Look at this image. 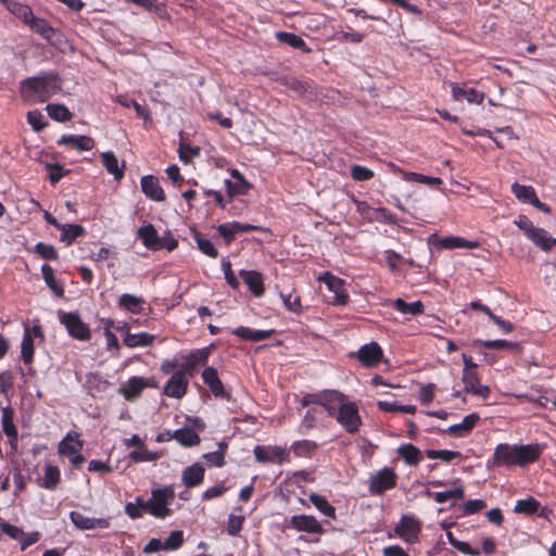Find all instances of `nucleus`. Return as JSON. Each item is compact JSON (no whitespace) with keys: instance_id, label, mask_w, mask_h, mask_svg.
Returning a JSON list of instances; mask_svg holds the SVG:
<instances>
[{"instance_id":"nucleus-52","label":"nucleus","mask_w":556,"mask_h":556,"mask_svg":"<svg viewBox=\"0 0 556 556\" xmlns=\"http://www.w3.org/2000/svg\"><path fill=\"white\" fill-rule=\"evenodd\" d=\"M142 510H146V503L141 497H136L135 502H129L125 505V513L130 519L140 518Z\"/></svg>"},{"instance_id":"nucleus-64","label":"nucleus","mask_w":556,"mask_h":556,"mask_svg":"<svg viewBox=\"0 0 556 556\" xmlns=\"http://www.w3.org/2000/svg\"><path fill=\"white\" fill-rule=\"evenodd\" d=\"M43 119V115L38 111H31L27 114V121L36 131H39L42 128H45L46 122Z\"/></svg>"},{"instance_id":"nucleus-26","label":"nucleus","mask_w":556,"mask_h":556,"mask_svg":"<svg viewBox=\"0 0 556 556\" xmlns=\"http://www.w3.org/2000/svg\"><path fill=\"white\" fill-rule=\"evenodd\" d=\"M83 441L79 440L77 432H68L66 437L59 443V453L61 455H73L79 453L83 448Z\"/></svg>"},{"instance_id":"nucleus-34","label":"nucleus","mask_w":556,"mask_h":556,"mask_svg":"<svg viewBox=\"0 0 556 556\" xmlns=\"http://www.w3.org/2000/svg\"><path fill=\"white\" fill-rule=\"evenodd\" d=\"M144 303L142 298H139L135 294L124 293L118 299V305L134 314H138L142 309V304Z\"/></svg>"},{"instance_id":"nucleus-4","label":"nucleus","mask_w":556,"mask_h":556,"mask_svg":"<svg viewBox=\"0 0 556 556\" xmlns=\"http://www.w3.org/2000/svg\"><path fill=\"white\" fill-rule=\"evenodd\" d=\"M59 319L62 325L66 328L68 334L79 341H88L91 337L90 329L85 324L80 316L75 313H60Z\"/></svg>"},{"instance_id":"nucleus-36","label":"nucleus","mask_w":556,"mask_h":556,"mask_svg":"<svg viewBox=\"0 0 556 556\" xmlns=\"http://www.w3.org/2000/svg\"><path fill=\"white\" fill-rule=\"evenodd\" d=\"M153 340L154 336L148 332L127 333L124 338V344L128 348L149 346Z\"/></svg>"},{"instance_id":"nucleus-9","label":"nucleus","mask_w":556,"mask_h":556,"mask_svg":"<svg viewBox=\"0 0 556 556\" xmlns=\"http://www.w3.org/2000/svg\"><path fill=\"white\" fill-rule=\"evenodd\" d=\"M70 519L79 530L108 529L111 526V518L87 517L76 510L70 513Z\"/></svg>"},{"instance_id":"nucleus-62","label":"nucleus","mask_w":556,"mask_h":556,"mask_svg":"<svg viewBox=\"0 0 556 556\" xmlns=\"http://www.w3.org/2000/svg\"><path fill=\"white\" fill-rule=\"evenodd\" d=\"M351 176L354 180L366 181L374 177V172L361 165H353L351 168Z\"/></svg>"},{"instance_id":"nucleus-61","label":"nucleus","mask_w":556,"mask_h":556,"mask_svg":"<svg viewBox=\"0 0 556 556\" xmlns=\"http://www.w3.org/2000/svg\"><path fill=\"white\" fill-rule=\"evenodd\" d=\"M479 343L486 349H495V350H502V349L515 350L518 346L517 343L509 342L506 340H484V341H479Z\"/></svg>"},{"instance_id":"nucleus-35","label":"nucleus","mask_w":556,"mask_h":556,"mask_svg":"<svg viewBox=\"0 0 556 556\" xmlns=\"http://www.w3.org/2000/svg\"><path fill=\"white\" fill-rule=\"evenodd\" d=\"M2 1L5 3L7 9L25 24L33 17L34 13L28 5L11 0Z\"/></svg>"},{"instance_id":"nucleus-42","label":"nucleus","mask_w":556,"mask_h":556,"mask_svg":"<svg viewBox=\"0 0 556 556\" xmlns=\"http://www.w3.org/2000/svg\"><path fill=\"white\" fill-rule=\"evenodd\" d=\"M312 504L325 516L336 518V508L327 501L325 496L316 493L309 495Z\"/></svg>"},{"instance_id":"nucleus-32","label":"nucleus","mask_w":556,"mask_h":556,"mask_svg":"<svg viewBox=\"0 0 556 556\" xmlns=\"http://www.w3.org/2000/svg\"><path fill=\"white\" fill-rule=\"evenodd\" d=\"M60 482V470L56 466L46 465L43 477L39 480V486L53 490L58 486Z\"/></svg>"},{"instance_id":"nucleus-11","label":"nucleus","mask_w":556,"mask_h":556,"mask_svg":"<svg viewBox=\"0 0 556 556\" xmlns=\"http://www.w3.org/2000/svg\"><path fill=\"white\" fill-rule=\"evenodd\" d=\"M34 338L43 339L40 326H28L24 329V336L21 344V354L25 364H30L34 359Z\"/></svg>"},{"instance_id":"nucleus-16","label":"nucleus","mask_w":556,"mask_h":556,"mask_svg":"<svg viewBox=\"0 0 556 556\" xmlns=\"http://www.w3.org/2000/svg\"><path fill=\"white\" fill-rule=\"evenodd\" d=\"M382 355V349L377 342L364 344L357 352L358 361L366 367L376 366L381 361Z\"/></svg>"},{"instance_id":"nucleus-19","label":"nucleus","mask_w":556,"mask_h":556,"mask_svg":"<svg viewBox=\"0 0 556 556\" xmlns=\"http://www.w3.org/2000/svg\"><path fill=\"white\" fill-rule=\"evenodd\" d=\"M188 388V378L184 377L182 372L174 374L164 387V393L167 396L180 399L182 397Z\"/></svg>"},{"instance_id":"nucleus-1","label":"nucleus","mask_w":556,"mask_h":556,"mask_svg":"<svg viewBox=\"0 0 556 556\" xmlns=\"http://www.w3.org/2000/svg\"><path fill=\"white\" fill-rule=\"evenodd\" d=\"M541 447L538 444L509 445L507 443L498 444L489 463L490 467L495 466H525L535 462L541 455Z\"/></svg>"},{"instance_id":"nucleus-7","label":"nucleus","mask_w":556,"mask_h":556,"mask_svg":"<svg viewBox=\"0 0 556 556\" xmlns=\"http://www.w3.org/2000/svg\"><path fill=\"white\" fill-rule=\"evenodd\" d=\"M395 484L396 473L392 468L384 467L371 476L369 491L372 494H382L384 491L394 488Z\"/></svg>"},{"instance_id":"nucleus-31","label":"nucleus","mask_w":556,"mask_h":556,"mask_svg":"<svg viewBox=\"0 0 556 556\" xmlns=\"http://www.w3.org/2000/svg\"><path fill=\"white\" fill-rule=\"evenodd\" d=\"M101 160L105 169L113 175L115 179L118 180L124 176L125 164L118 166V160L113 152H103Z\"/></svg>"},{"instance_id":"nucleus-33","label":"nucleus","mask_w":556,"mask_h":556,"mask_svg":"<svg viewBox=\"0 0 556 556\" xmlns=\"http://www.w3.org/2000/svg\"><path fill=\"white\" fill-rule=\"evenodd\" d=\"M397 452L404 462L410 466L418 465L422 458L420 450L413 444H402Z\"/></svg>"},{"instance_id":"nucleus-21","label":"nucleus","mask_w":556,"mask_h":556,"mask_svg":"<svg viewBox=\"0 0 556 556\" xmlns=\"http://www.w3.org/2000/svg\"><path fill=\"white\" fill-rule=\"evenodd\" d=\"M141 190L148 198L154 201L165 200V193L160 186L159 179L152 175L141 178Z\"/></svg>"},{"instance_id":"nucleus-10","label":"nucleus","mask_w":556,"mask_h":556,"mask_svg":"<svg viewBox=\"0 0 556 556\" xmlns=\"http://www.w3.org/2000/svg\"><path fill=\"white\" fill-rule=\"evenodd\" d=\"M254 456L260 463H277L282 464L288 460V453L280 446H263L254 447Z\"/></svg>"},{"instance_id":"nucleus-60","label":"nucleus","mask_w":556,"mask_h":556,"mask_svg":"<svg viewBox=\"0 0 556 556\" xmlns=\"http://www.w3.org/2000/svg\"><path fill=\"white\" fill-rule=\"evenodd\" d=\"M35 251L37 254H39L45 260H56L58 258V252H56L55 248L51 244L38 242L35 245Z\"/></svg>"},{"instance_id":"nucleus-38","label":"nucleus","mask_w":556,"mask_h":556,"mask_svg":"<svg viewBox=\"0 0 556 556\" xmlns=\"http://www.w3.org/2000/svg\"><path fill=\"white\" fill-rule=\"evenodd\" d=\"M393 306L404 315L415 316L424 312V304L421 301L407 303L403 299H396L393 301Z\"/></svg>"},{"instance_id":"nucleus-27","label":"nucleus","mask_w":556,"mask_h":556,"mask_svg":"<svg viewBox=\"0 0 556 556\" xmlns=\"http://www.w3.org/2000/svg\"><path fill=\"white\" fill-rule=\"evenodd\" d=\"M146 387H148V382L143 378L132 377L119 388V393L126 400H132L136 399Z\"/></svg>"},{"instance_id":"nucleus-45","label":"nucleus","mask_w":556,"mask_h":556,"mask_svg":"<svg viewBox=\"0 0 556 556\" xmlns=\"http://www.w3.org/2000/svg\"><path fill=\"white\" fill-rule=\"evenodd\" d=\"M479 420V416L477 414L467 415L460 424L452 425L448 427V433L456 434L458 432L468 433L476 426Z\"/></svg>"},{"instance_id":"nucleus-49","label":"nucleus","mask_w":556,"mask_h":556,"mask_svg":"<svg viewBox=\"0 0 556 556\" xmlns=\"http://www.w3.org/2000/svg\"><path fill=\"white\" fill-rule=\"evenodd\" d=\"M1 424L3 432L8 437L15 438L17 435V429L13 422V410L11 407L2 408Z\"/></svg>"},{"instance_id":"nucleus-22","label":"nucleus","mask_w":556,"mask_h":556,"mask_svg":"<svg viewBox=\"0 0 556 556\" xmlns=\"http://www.w3.org/2000/svg\"><path fill=\"white\" fill-rule=\"evenodd\" d=\"M202 379L215 396H227L224 384L214 367H206L202 372Z\"/></svg>"},{"instance_id":"nucleus-53","label":"nucleus","mask_w":556,"mask_h":556,"mask_svg":"<svg viewBox=\"0 0 556 556\" xmlns=\"http://www.w3.org/2000/svg\"><path fill=\"white\" fill-rule=\"evenodd\" d=\"M465 495L464 489L462 486H457L452 490H446L443 492H437L434 494V501L439 504L445 503L450 500H459Z\"/></svg>"},{"instance_id":"nucleus-48","label":"nucleus","mask_w":556,"mask_h":556,"mask_svg":"<svg viewBox=\"0 0 556 556\" xmlns=\"http://www.w3.org/2000/svg\"><path fill=\"white\" fill-rule=\"evenodd\" d=\"M528 238L538 247L543 250H549L553 243V239L548 238L547 231L542 228H534Z\"/></svg>"},{"instance_id":"nucleus-54","label":"nucleus","mask_w":556,"mask_h":556,"mask_svg":"<svg viewBox=\"0 0 556 556\" xmlns=\"http://www.w3.org/2000/svg\"><path fill=\"white\" fill-rule=\"evenodd\" d=\"M194 240L202 253L212 258L217 257L218 252L208 239L203 238L199 232L194 231Z\"/></svg>"},{"instance_id":"nucleus-57","label":"nucleus","mask_w":556,"mask_h":556,"mask_svg":"<svg viewBox=\"0 0 556 556\" xmlns=\"http://www.w3.org/2000/svg\"><path fill=\"white\" fill-rule=\"evenodd\" d=\"M42 277L48 285V287L53 290L56 294L62 295L63 290L58 287L55 278H54V271L51 266L49 265H42L41 267Z\"/></svg>"},{"instance_id":"nucleus-44","label":"nucleus","mask_w":556,"mask_h":556,"mask_svg":"<svg viewBox=\"0 0 556 556\" xmlns=\"http://www.w3.org/2000/svg\"><path fill=\"white\" fill-rule=\"evenodd\" d=\"M59 229L62 231L61 241L67 245L84 232V228L81 226L73 224H62Z\"/></svg>"},{"instance_id":"nucleus-39","label":"nucleus","mask_w":556,"mask_h":556,"mask_svg":"<svg viewBox=\"0 0 556 556\" xmlns=\"http://www.w3.org/2000/svg\"><path fill=\"white\" fill-rule=\"evenodd\" d=\"M276 81L293 90L298 96H304L308 90L306 83L299 80L293 76H280L276 78Z\"/></svg>"},{"instance_id":"nucleus-24","label":"nucleus","mask_w":556,"mask_h":556,"mask_svg":"<svg viewBox=\"0 0 556 556\" xmlns=\"http://www.w3.org/2000/svg\"><path fill=\"white\" fill-rule=\"evenodd\" d=\"M138 238L142 240L144 247L150 250L157 251L162 249L160 243L161 237H159L155 227L151 224L142 226L137 231Z\"/></svg>"},{"instance_id":"nucleus-46","label":"nucleus","mask_w":556,"mask_h":556,"mask_svg":"<svg viewBox=\"0 0 556 556\" xmlns=\"http://www.w3.org/2000/svg\"><path fill=\"white\" fill-rule=\"evenodd\" d=\"M540 508V503L534 497L519 500L515 504L514 511L517 514L533 515Z\"/></svg>"},{"instance_id":"nucleus-12","label":"nucleus","mask_w":556,"mask_h":556,"mask_svg":"<svg viewBox=\"0 0 556 556\" xmlns=\"http://www.w3.org/2000/svg\"><path fill=\"white\" fill-rule=\"evenodd\" d=\"M430 243L439 249H475L479 247L478 241H469L458 236L440 238L437 235L430 237Z\"/></svg>"},{"instance_id":"nucleus-40","label":"nucleus","mask_w":556,"mask_h":556,"mask_svg":"<svg viewBox=\"0 0 556 556\" xmlns=\"http://www.w3.org/2000/svg\"><path fill=\"white\" fill-rule=\"evenodd\" d=\"M277 39L280 42L286 43L292 48L300 49L303 52H311V49L306 46L305 41L295 34L281 31L277 34Z\"/></svg>"},{"instance_id":"nucleus-63","label":"nucleus","mask_w":556,"mask_h":556,"mask_svg":"<svg viewBox=\"0 0 556 556\" xmlns=\"http://www.w3.org/2000/svg\"><path fill=\"white\" fill-rule=\"evenodd\" d=\"M244 522L243 516H236V515H229L228 521H227V532L236 536L242 529V525Z\"/></svg>"},{"instance_id":"nucleus-50","label":"nucleus","mask_w":556,"mask_h":556,"mask_svg":"<svg viewBox=\"0 0 556 556\" xmlns=\"http://www.w3.org/2000/svg\"><path fill=\"white\" fill-rule=\"evenodd\" d=\"M426 455L430 459H441L442 462L445 463H450L453 459L462 457L460 452L448 450H427Z\"/></svg>"},{"instance_id":"nucleus-25","label":"nucleus","mask_w":556,"mask_h":556,"mask_svg":"<svg viewBox=\"0 0 556 556\" xmlns=\"http://www.w3.org/2000/svg\"><path fill=\"white\" fill-rule=\"evenodd\" d=\"M240 276L247 283L249 290L255 296H262L264 293L263 276L255 270H240Z\"/></svg>"},{"instance_id":"nucleus-30","label":"nucleus","mask_w":556,"mask_h":556,"mask_svg":"<svg viewBox=\"0 0 556 556\" xmlns=\"http://www.w3.org/2000/svg\"><path fill=\"white\" fill-rule=\"evenodd\" d=\"M273 332V330H253L249 327H238L232 331L235 336L252 342L266 340Z\"/></svg>"},{"instance_id":"nucleus-14","label":"nucleus","mask_w":556,"mask_h":556,"mask_svg":"<svg viewBox=\"0 0 556 556\" xmlns=\"http://www.w3.org/2000/svg\"><path fill=\"white\" fill-rule=\"evenodd\" d=\"M346 400V396L336 390H328L319 393L318 405L323 406L330 416H336Z\"/></svg>"},{"instance_id":"nucleus-56","label":"nucleus","mask_w":556,"mask_h":556,"mask_svg":"<svg viewBox=\"0 0 556 556\" xmlns=\"http://www.w3.org/2000/svg\"><path fill=\"white\" fill-rule=\"evenodd\" d=\"M184 543V533L180 530L173 531L163 542V549L174 551L179 548Z\"/></svg>"},{"instance_id":"nucleus-29","label":"nucleus","mask_w":556,"mask_h":556,"mask_svg":"<svg viewBox=\"0 0 556 556\" xmlns=\"http://www.w3.org/2000/svg\"><path fill=\"white\" fill-rule=\"evenodd\" d=\"M58 143L72 146L79 151H89L93 147V140L87 136L64 135Z\"/></svg>"},{"instance_id":"nucleus-18","label":"nucleus","mask_w":556,"mask_h":556,"mask_svg":"<svg viewBox=\"0 0 556 556\" xmlns=\"http://www.w3.org/2000/svg\"><path fill=\"white\" fill-rule=\"evenodd\" d=\"M256 229H258L257 226L233 222L229 224L219 225L217 231L224 238L226 244L229 245L237 233L248 232Z\"/></svg>"},{"instance_id":"nucleus-37","label":"nucleus","mask_w":556,"mask_h":556,"mask_svg":"<svg viewBox=\"0 0 556 556\" xmlns=\"http://www.w3.org/2000/svg\"><path fill=\"white\" fill-rule=\"evenodd\" d=\"M26 24L47 40H51L54 35V29L47 23V21L36 17L34 14Z\"/></svg>"},{"instance_id":"nucleus-59","label":"nucleus","mask_w":556,"mask_h":556,"mask_svg":"<svg viewBox=\"0 0 556 556\" xmlns=\"http://www.w3.org/2000/svg\"><path fill=\"white\" fill-rule=\"evenodd\" d=\"M129 457L134 462H153L159 458V455L141 446L139 450L130 452Z\"/></svg>"},{"instance_id":"nucleus-6","label":"nucleus","mask_w":556,"mask_h":556,"mask_svg":"<svg viewBox=\"0 0 556 556\" xmlns=\"http://www.w3.org/2000/svg\"><path fill=\"white\" fill-rule=\"evenodd\" d=\"M325 282L331 296L328 298V302L332 305H345L349 295L344 289V281L330 273H325L318 278Z\"/></svg>"},{"instance_id":"nucleus-2","label":"nucleus","mask_w":556,"mask_h":556,"mask_svg":"<svg viewBox=\"0 0 556 556\" xmlns=\"http://www.w3.org/2000/svg\"><path fill=\"white\" fill-rule=\"evenodd\" d=\"M61 89L58 74L43 73L23 81V94L34 102H45Z\"/></svg>"},{"instance_id":"nucleus-20","label":"nucleus","mask_w":556,"mask_h":556,"mask_svg":"<svg viewBox=\"0 0 556 556\" xmlns=\"http://www.w3.org/2000/svg\"><path fill=\"white\" fill-rule=\"evenodd\" d=\"M230 175L233 180H226V189L228 195L232 198L237 194H247L251 189V184L238 169H232Z\"/></svg>"},{"instance_id":"nucleus-3","label":"nucleus","mask_w":556,"mask_h":556,"mask_svg":"<svg viewBox=\"0 0 556 556\" xmlns=\"http://www.w3.org/2000/svg\"><path fill=\"white\" fill-rule=\"evenodd\" d=\"M175 492L172 486L154 489L146 503V510L155 518L164 519L172 514L168 505L174 501Z\"/></svg>"},{"instance_id":"nucleus-41","label":"nucleus","mask_w":556,"mask_h":556,"mask_svg":"<svg viewBox=\"0 0 556 556\" xmlns=\"http://www.w3.org/2000/svg\"><path fill=\"white\" fill-rule=\"evenodd\" d=\"M173 438L184 446H194L200 443V437L192 429L176 430L173 434Z\"/></svg>"},{"instance_id":"nucleus-28","label":"nucleus","mask_w":556,"mask_h":556,"mask_svg":"<svg viewBox=\"0 0 556 556\" xmlns=\"http://www.w3.org/2000/svg\"><path fill=\"white\" fill-rule=\"evenodd\" d=\"M204 468L200 464H193L182 471L181 480L187 488H193L202 483Z\"/></svg>"},{"instance_id":"nucleus-8","label":"nucleus","mask_w":556,"mask_h":556,"mask_svg":"<svg viewBox=\"0 0 556 556\" xmlns=\"http://www.w3.org/2000/svg\"><path fill=\"white\" fill-rule=\"evenodd\" d=\"M511 192L519 201L523 203H530L544 213L551 212V207L538 199L535 190L532 186L514 182L511 185Z\"/></svg>"},{"instance_id":"nucleus-55","label":"nucleus","mask_w":556,"mask_h":556,"mask_svg":"<svg viewBox=\"0 0 556 556\" xmlns=\"http://www.w3.org/2000/svg\"><path fill=\"white\" fill-rule=\"evenodd\" d=\"M211 346L195 350L187 356V359L191 362L195 367L199 365H205L211 354Z\"/></svg>"},{"instance_id":"nucleus-23","label":"nucleus","mask_w":556,"mask_h":556,"mask_svg":"<svg viewBox=\"0 0 556 556\" xmlns=\"http://www.w3.org/2000/svg\"><path fill=\"white\" fill-rule=\"evenodd\" d=\"M452 94L456 101L466 100L471 104H481L484 100V93L473 88H463L456 84H452Z\"/></svg>"},{"instance_id":"nucleus-13","label":"nucleus","mask_w":556,"mask_h":556,"mask_svg":"<svg viewBox=\"0 0 556 556\" xmlns=\"http://www.w3.org/2000/svg\"><path fill=\"white\" fill-rule=\"evenodd\" d=\"M420 526L413 517L404 516L395 526L394 532L405 542L413 543L417 541Z\"/></svg>"},{"instance_id":"nucleus-58","label":"nucleus","mask_w":556,"mask_h":556,"mask_svg":"<svg viewBox=\"0 0 556 556\" xmlns=\"http://www.w3.org/2000/svg\"><path fill=\"white\" fill-rule=\"evenodd\" d=\"M117 102L121 103L123 106H126V108H130V109H135L136 112H137V115L139 117H142L144 119H148L149 118V111L147 108L140 105L138 102H136L135 100H128L126 99L125 97L123 96H119L117 98Z\"/></svg>"},{"instance_id":"nucleus-43","label":"nucleus","mask_w":556,"mask_h":556,"mask_svg":"<svg viewBox=\"0 0 556 556\" xmlns=\"http://www.w3.org/2000/svg\"><path fill=\"white\" fill-rule=\"evenodd\" d=\"M285 306L292 313L301 314L302 305L301 298L293 294V289L280 291L279 293Z\"/></svg>"},{"instance_id":"nucleus-17","label":"nucleus","mask_w":556,"mask_h":556,"mask_svg":"<svg viewBox=\"0 0 556 556\" xmlns=\"http://www.w3.org/2000/svg\"><path fill=\"white\" fill-rule=\"evenodd\" d=\"M464 389L468 393H472L482 399H486L490 394V388L479 382L477 371L463 372Z\"/></svg>"},{"instance_id":"nucleus-47","label":"nucleus","mask_w":556,"mask_h":556,"mask_svg":"<svg viewBox=\"0 0 556 556\" xmlns=\"http://www.w3.org/2000/svg\"><path fill=\"white\" fill-rule=\"evenodd\" d=\"M46 110L48 115L56 122H66L72 118L70 110L62 104H48Z\"/></svg>"},{"instance_id":"nucleus-51","label":"nucleus","mask_w":556,"mask_h":556,"mask_svg":"<svg viewBox=\"0 0 556 556\" xmlns=\"http://www.w3.org/2000/svg\"><path fill=\"white\" fill-rule=\"evenodd\" d=\"M316 447L317 444L314 441L302 440L294 442L291 448L296 456L307 457Z\"/></svg>"},{"instance_id":"nucleus-15","label":"nucleus","mask_w":556,"mask_h":556,"mask_svg":"<svg viewBox=\"0 0 556 556\" xmlns=\"http://www.w3.org/2000/svg\"><path fill=\"white\" fill-rule=\"evenodd\" d=\"M290 525L298 531L312 534H321L324 532L321 523L309 515H295L290 519Z\"/></svg>"},{"instance_id":"nucleus-5","label":"nucleus","mask_w":556,"mask_h":556,"mask_svg":"<svg viewBox=\"0 0 556 556\" xmlns=\"http://www.w3.org/2000/svg\"><path fill=\"white\" fill-rule=\"evenodd\" d=\"M336 419L349 433L356 432L362 424L357 406L346 400L341 404L340 409L336 414Z\"/></svg>"}]
</instances>
